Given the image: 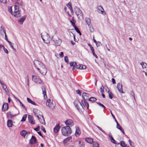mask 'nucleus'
Here are the masks:
<instances>
[{
  "mask_svg": "<svg viewBox=\"0 0 147 147\" xmlns=\"http://www.w3.org/2000/svg\"><path fill=\"white\" fill-rule=\"evenodd\" d=\"M140 65H142V68H146L147 66V64L144 62H142L140 63Z\"/></svg>",
  "mask_w": 147,
  "mask_h": 147,
  "instance_id": "nucleus-37",
  "label": "nucleus"
},
{
  "mask_svg": "<svg viewBox=\"0 0 147 147\" xmlns=\"http://www.w3.org/2000/svg\"><path fill=\"white\" fill-rule=\"evenodd\" d=\"M104 87L103 86H102L100 88V91L102 93L104 92Z\"/></svg>",
  "mask_w": 147,
  "mask_h": 147,
  "instance_id": "nucleus-48",
  "label": "nucleus"
},
{
  "mask_svg": "<svg viewBox=\"0 0 147 147\" xmlns=\"http://www.w3.org/2000/svg\"><path fill=\"white\" fill-rule=\"evenodd\" d=\"M76 93L77 94H78L80 96H81V92L80 90H76Z\"/></svg>",
  "mask_w": 147,
  "mask_h": 147,
  "instance_id": "nucleus-53",
  "label": "nucleus"
},
{
  "mask_svg": "<svg viewBox=\"0 0 147 147\" xmlns=\"http://www.w3.org/2000/svg\"><path fill=\"white\" fill-rule=\"evenodd\" d=\"M78 145L80 147H84V142L81 141H79Z\"/></svg>",
  "mask_w": 147,
  "mask_h": 147,
  "instance_id": "nucleus-36",
  "label": "nucleus"
},
{
  "mask_svg": "<svg viewBox=\"0 0 147 147\" xmlns=\"http://www.w3.org/2000/svg\"><path fill=\"white\" fill-rule=\"evenodd\" d=\"M61 130L62 135L65 136H69L71 133V128L68 126H66L62 127Z\"/></svg>",
  "mask_w": 147,
  "mask_h": 147,
  "instance_id": "nucleus-2",
  "label": "nucleus"
},
{
  "mask_svg": "<svg viewBox=\"0 0 147 147\" xmlns=\"http://www.w3.org/2000/svg\"><path fill=\"white\" fill-rule=\"evenodd\" d=\"M96 100V98L95 97H91L89 99V100L92 102L95 101Z\"/></svg>",
  "mask_w": 147,
  "mask_h": 147,
  "instance_id": "nucleus-41",
  "label": "nucleus"
},
{
  "mask_svg": "<svg viewBox=\"0 0 147 147\" xmlns=\"http://www.w3.org/2000/svg\"><path fill=\"white\" fill-rule=\"evenodd\" d=\"M88 94L86 93H83L82 94V97L83 98L84 100H85L84 97H88Z\"/></svg>",
  "mask_w": 147,
  "mask_h": 147,
  "instance_id": "nucleus-45",
  "label": "nucleus"
},
{
  "mask_svg": "<svg viewBox=\"0 0 147 147\" xmlns=\"http://www.w3.org/2000/svg\"><path fill=\"white\" fill-rule=\"evenodd\" d=\"M96 46H100V45H101V43L100 42L98 41L96 43Z\"/></svg>",
  "mask_w": 147,
  "mask_h": 147,
  "instance_id": "nucleus-57",
  "label": "nucleus"
},
{
  "mask_svg": "<svg viewBox=\"0 0 147 147\" xmlns=\"http://www.w3.org/2000/svg\"><path fill=\"white\" fill-rule=\"evenodd\" d=\"M36 143V139L35 137L32 136L30 140V143L32 144H34Z\"/></svg>",
  "mask_w": 147,
  "mask_h": 147,
  "instance_id": "nucleus-17",
  "label": "nucleus"
},
{
  "mask_svg": "<svg viewBox=\"0 0 147 147\" xmlns=\"http://www.w3.org/2000/svg\"><path fill=\"white\" fill-rule=\"evenodd\" d=\"M41 129L45 132H46V131L45 130L44 127L43 126L41 127Z\"/></svg>",
  "mask_w": 147,
  "mask_h": 147,
  "instance_id": "nucleus-61",
  "label": "nucleus"
},
{
  "mask_svg": "<svg viewBox=\"0 0 147 147\" xmlns=\"http://www.w3.org/2000/svg\"><path fill=\"white\" fill-rule=\"evenodd\" d=\"M111 80H112V83H113V84H115L116 83L115 80L114 78H112Z\"/></svg>",
  "mask_w": 147,
  "mask_h": 147,
  "instance_id": "nucleus-62",
  "label": "nucleus"
},
{
  "mask_svg": "<svg viewBox=\"0 0 147 147\" xmlns=\"http://www.w3.org/2000/svg\"><path fill=\"white\" fill-rule=\"evenodd\" d=\"M104 10H98V12L103 15H105L106 13Z\"/></svg>",
  "mask_w": 147,
  "mask_h": 147,
  "instance_id": "nucleus-44",
  "label": "nucleus"
},
{
  "mask_svg": "<svg viewBox=\"0 0 147 147\" xmlns=\"http://www.w3.org/2000/svg\"><path fill=\"white\" fill-rule=\"evenodd\" d=\"M97 9H103L101 6H97Z\"/></svg>",
  "mask_w": 147,
  "mask_h": 147,
  "instance_id": "nucleus-63",
  "label": "nucleus"
},
{
  "mask_svg": "<svg viewBox=\"0 0 147 147\" xmlns=\"http://www.w3.org/2000/svg\"><path fill=\"white\" fill-rule=\"evenodd\" d=\"M3 49L4 50V52L7 54H8V51L5 48V47H3Z\"/></svg>",
  "mask_w": 147,
  "mask_h": 147,
  "instance_id": "nucleus-56",
  "label": "nucleus"
},
{
  "mask_svg": "<svg viewBox=\"0 0 147 147\" xmlns=\"http://www.w3.org/2000/svg\"><path fill=\"white\" fill-rule=\"evenodd\" d=\"M42 37L44 42L46 43H49L51 40L49 35L47 32L45 33L42 36Z\"/></svg>",
  "mask_w": 147,
  "mask_h": 147,
  "instance_id": "nucleus-5",
  "label": "nucleus"
},
{
  "mask_svg": "<svg viewBox=\"0 0 147 147\" xmlns=\"http://www.w3.org/2000/svg\"><path fill=\"white\" fill-rule=\"evenodd\" d=\"M26 82H27V85L29 86V77L28 76H27V77L26 78Z\"/></svg>",
  "mask_w": 147,
  "mask_h": 147,
  "instance_id": "nucleus-52",
  "label": "nucleus"
},
{
  "mask_svg": "<svg viewBox=\"0 0 147 147\" xmlns=\"http://www.w3.org/2000/svg\"><path fill=\"white\" fill-rule=\"evenodd\" d=\"M72 138L71 136L68 137L67 138L63 140V142L64 143H66L67 142L69 141V140L71 139Z\"/></svg>",
  "mask_w": 147,
  "mask_h": 147,
  "instance_id": "nucleus-34",
  "label": "nucleus"
},
{
  "mask_svg": "<svg viewBox=\"0 0 147 147\" xmlns=\"http://www.w3.org/2000/svg\"><path fill=\"white\" fill-rule=\"evenodd\" d=\"M15 116V115L12 114V113L10 112H9L7 113V116L9 118L12 119Z\"/></svg>",
  "mask_w": 147,
  "mask_h": 147,
  "instance_id": "nucleus-27",
  "label": "nucleus"
},
{
  "mask_svg": "<svg viewBox=\"0 0 147 147\" xmlns=\"http://www.w3.org/2000/svg\"><path fill=\"white\" fill-rule=\"evenodd\" d=\"M70 65L71 66H75L77 65L76 62H71L69 63Z\"/></svg>",
  "mask_w": 147,
  "mask_h": 147,
  "instance_id": "nucleus-43",
  "label": "nucleus"
},
{
  "mask_svg": "<svg viewBox=\"0 0 147 147\" xmlns=\"http://www.w3.org/2000/svg\"><path fill=\"white\" fill-rule=\"evenodd\" d=\"M129 142L131 146H134V143L131 141L130 140H129Z\"/></svg>",
  "mask_w": 147,
  "mask_h": 147,
  "instance_id": "nucleus-49",
  "label": "nucleus"
},
{
  "mask_svg": "<svg viewBox=\"0 0 147 147\" xmlns=\"http://www.w3.org/2000/svg\"><path fill=\"white\" fill-rule=\"evenodd\" d=\"M109 137L110 138L111 142L114 144H116V141L114 140L111 134L109 135Z\"/></svg>",
  "mask_w": 147,
  "mask_h": 147,
  "instance_id": "nucleus-32",
  "label": "nucleus"
},
{
  "mask_svg": "<svg viewBox=\"0 0 147 147\" xmlns=\"http://www.w3.org/2000/svg\"><path fill=\"white\" fill-rule=\"evenodd\" d=\"M86 67L85 65H77L76 68L80 69H86Z\"/></svg>",
  "mask_w": 147,
  "mask_h": 147,
  "instance_id": "nucleus-22",
  "label": "nucleus"
},
{
  "mask_svg": "<svg viewBox=\"0 0 147 147\" xmlns=\"http://www.w3.org/2000/svg\"><path fill=\"white\" fill-rule=\"evenodd\" d=\"M46 104L47 106L52 109H54L55 105V102L53 100L50 99L47 100Z\"/></svg>",
  "mask_w": 147,
  "mask_h": 147,
  "instance_id": "nucleus-6",
  "label": "nucleus"
},
{
  "mask_svg": "<svg viewBox=\"0 0 147 147\" xmlns=\"http://www.w3.org/2000/svg\"><path fill=\"white\" fill-rule=\"evenodd\" d=\"M121 145L122 147H124L125 145V142L123 141H121Z\"/></svg>",
  "mask_w": 147,
  "mask_h": 147,
  "instance_id": "nucleus-58",
  "label": "nucleus"
},
{
  "mask_svg": "<svg viewBox=\"0 0 147 147\" xmlns=\"http://www.w3.org/2000/svg\"><path fill=\"white\" fill-rule=\"evenodd\" d=\"M117 87L119 91L121 93H123L124 92L123 90L122 86V84L119 83L117 85Z\"/></svg>",
  "mask_w": 147,
  "mask_h": 147,
  "instance_id": "nucleus-12",
  "label": "nucleus"
},
{
  "mask_svg": "<svg viewBox=\"0 0 147 147\" xmlns=\"http://www.w3.org/2000/svg\"><path fill=\"white\" fill-rule=\"evenodd\" d=\"M90 27V30L91 32H93L94 31V29L92 27H91V26Z\"/></svg>",
  "mask_w": 147,
  "mask_h": 147,
  "instance_id": "nucleus-60",
  "label": "nucleus"
},
{
  "mask_svg": "<svg viewBox=\"0 0 147 147\" xmlns=\"http://www.w3.org/2000/svg\"><path fill=\"white\" fill-rule=\"evenodd\" d=\"M7 125L8 127H12L13 125L12 121L11 119L8 120L7 122Z\"/></svg>",
  "mask_w": 147,
  "mask_h": 147,
  "instance_id": "nucleus-24",
  "label": "nucleus"
},
{
  "mask_svg": "<svg viewBox=\"0 0 147 147\" xmlns=\"http://www.w3.org/2000/svg\"><path fill=\"white\" fill-rule=\"evenodd\" d=\"M93 147H99V144L96 142H94L92 144Z\"/></svg>",
  "mask_w": 147,
  "mask_h": 147,
  "instance_id": "nucleus-38",
  "label": "nucleus"
},
{
  "mask_svg": "<svg viewBox=\"0 0 147 147\" xmlns=\"http://www.w3.org/2000/svg\"><path fill=\"white\" fill-rule=\"evenodd\" d=\"M82 103L83 105V107L87 109H88L89 105L88 103L86 102L85 100H82Z\"/></svg>",
  "mask_w": 147,
  "mask_h": 147,
  "instance_id": "nucleus-14",
  "label": "nucleus"
},
{
  "mask_svg": "<svg viewBox=\"0 0 147 147\" xmlns=\"http://www.w3.org/2000/svg\"><path fill=\"white\" fill-rule=\"evenodd\" d=\"M108 90V92L109 94V97L110 99H112L113 98L112 94V93L109 91V90L108 88H107Z\"/></svg>",
  "mask_w": 147,
  "mask_h": 147,
  "instance_id": "nucleus-46",
  "label": "nucleus"
},
{
  "mask_svg": "<svg viewBox=\"0 0 147 147\" xmlns=\"http://www.w3.org/2000/svg\"><path fill=\"white\" fill-rule=\"evenodd\" d=\"M70 22L73 27L75 26L76 21L74 20V17L72 18L71 20H70Z\"/></svg>",
  "mask_w": 147,
  "mask_h": 147,
  "instance_id": "nucleus-31",
  "label": "nucleus"
},
{
  "mask_svg": "<svg viewBox=\"0 0 147 147\" xmlns=\"http://www.w3.org/2000/svg\"><path fill=\"white\" fill-rule=\"evenodd\" d=\"M28 119L29 122L32 124H35V121L33 119V118L31 115H29L28 116Z\"/></svg>",
  "mask_w": 147,
  "mask_h": 147,
  "instance_id": "nucleus-18",
  "label": "nucleus"
},
{
  "mask_svg": "<svg viewBox=\"0 0 147 147\" xmlns=\"http://www.w3.org/2000/svg\"><path fill=\"white\" fill-rule=\"evenodd\" d=\"M85 20L88 26L90 27L91 26V24L90 19L88 18H86L85 19Z\"/></svg>",
  "mask_w": 147,
  "mask_h": 147,
  "instance_id": "nucleus-29",
  "label": "nucleus"
},
{
  "mask_svg": "<svg viewBox=\"0 0 147 147\" xmlns=\"http://www.w3.org/2000/svg\"><path fill=\"white\" fill-rule=\"evenodd\" d=\"M37 117L40 121V122L43 124H45V122L44 119L42 115H39L38 116V117Z\"/></svg>",
  "mask_w": 147,
  "mask_h": 147,
  "instance_id": "nucleus-10",
  "label": "nucleus"
},
{
  "mask_svg": "<svg viewBox=\"0 0 147 147\" xmlns=\"http://www.w3.org/2000/svg\"><path fill=\"white\" fill-rule=\"evenodd\" d=\"M0 83L1 84V86L2 87H5V86H6V85H5L1 81L0 82Z\"/></svg>",
  "mask_w": 147,
  "mask_h": 147,
  "instance_id": "nucleus-59",
  "label": "nucleus"
},
{
  "mask_svg": "<svg viewBox=\"0 0 147 147\" xmlns=\"http://www.w3.org/2000/svg\"><path fill=\"white\" fill-rule=\"evenodd\" d=\"M54 42L56 45L60 46L61 43L62 41L59 38L57 37L54 40Z\"/></svg>",
  "mask_w": 147,
  "mask_h": 147,
  "instance_id": "nucleus-13",
  "label": "nucleus"
},
{
  "mask_svg": "<svg viewBox=\"0 0 147 147\" xmlns=\"http://www.w3.org/2000/svg\"><path fill=\"white\" fill-rule=\"evenodd\" d=\"M60 128L59 125V124H57L54 128V132L55 133H57L58 131Z\"/></svg>",
  "mask_w": 147,
  "mask_h": 147,
  "instance_id": "nucleus-23",
  "label": "nucleus"
},
{
  "mask_svg": "<svg viewBox=\"0 0 147 147\" xmlns=\"http://www.w3.org/2000/svg\"><path fill=\"white\" fill-rule=\"evenodd\" d=\"M33 112L35 114V115L36 117H38L40 115L39 113H40V112L36 109H33Z\"/></svg>",
  "mask_w": 147,
  "mask_h": 147,
  "instance_id": "nucleus-26",
  "label": "nucleus"
},
{
  "mask_svg": "<svg viewBox=\"0 0 147 147\" xmlns=\"http://www.w3.org/2000/svg\"><path fill=\"white\" fill-rule=\"evenodd\" d=\"M34 63L40 73L43 75H46L47 70L46 65L44 63L37 60L34 61Z\"/></svg>",
  "mask_w": 147,
  "mask_h": 147,
  "instance_id": "nucleus-1",
  "label": "nucleus"
},
{
  "mask_svg": "<svg viewBox=\"0 0 147 147\" xmlns=\"http://www.w3.org/2000/svg\"><path fill=\"white\" fill-rule=\"evenodd\" d=\"M8 11L12 15L16 17H19L21 16L20 11L19 10H8Z\"/></svg>",
  "mask_w": 147,
  "mask_h": 147,
  "instance_id": "nucleus-4",
  "label": "nucleus"
},
{
  "mask_svg": "<svg viewBox=\"0 0 147 147\" xmlns=\"http://www.w3.org/2000/svg\"><path fill=\"white\" fill-rule=\"evenodd\" d=\"M9 108L8 105L7 103H4L2 107L3 111H5L7 110Z\"/></svg>",
  "mask_w": 147,
  "mask_h": 147,
  "instance_id": "nucleus-19",
  "label": "nucleus"
},
{
  "mask_svg": "<svg viewBox=\"0 0 147 147\" xmlns=\"http://www.w3.org/2000/svg\"><path fill=\"white\" fill-rule=\"evenodd\" d=\"M98 105H99L100 106L102 107H103L104 109H105L106 107H105L102 103H101L100 102H96Z\"/></svg>",
  "mask_w": 147,
  "mask_h": 147,
  "instance_id": "nucleus-51",
  "label": "nucleus"
},
{
  "mask_svg": "<svg viewBox=\"0 0 147 147\" xmlns=\"http://www.w3.org/2000/svg\"><path fill=\"white\" fill-rule=\"evenodd\" d=\"M26 19V16H23L18 21V22L21 24H22L24 22Z\"/></svg>",
  "mask_w": 147,
  "mask_h": 147,
  "instance_id": "nucleus-21",
  "label": "nucleus"
},
{
  "mask_svg": "<svg viewBox=\"0 0 147 147\" xmlns=\"http://www.w3.org/2000/svg\"><path fill=\"white\" fill-rule=\"evenodd\" d=\"M65 123L67 126L70 127H72L74 125V122L73 120L71 119H68L65 122Z\"/></svg>",
  "mask_w": 147,
  "mask_h": 147,
  "instance_id": "nucleus-9",
  "label": "nucleus"
},
{
  "mask_svg": "<svg viewBox=\"0 0 147 147\" xmlns=\"http://www.w3.org/2000/svg\"><path fill=\"white\" fill-rule=\"evenodd\" d=\"M18 5H14V9H19V8H24L25 6L24 3L23 2H21L18 3Z\"/></svg>",
  "mask_w": 147,
  "mask_h": 147,
  "instance_id": "nucleus-8",
  "label": "nucleus"
},
{
  "mask_svg": "<svg viewBox=\"0 0 147 147\" xmlns=\"http://www.w3.org/2000/svg\"><path fill=\"white\" fill-rule=\"evenodd\" d=\"M28 133H30L29 132L26 131V130H22L20 132V135L23 137H25V136Z\"/></svg>",
  "mask_w": 147,
  "mask_h": 147,
  "instance_id": "nucleus-20",
  "label": "nucleus"
},
{
  "mask_svg": "<svg viewBox=\"0 0 147 147\" xmlns=\"http://www.w3.org/2000/svg\"><path fill=\"white\" fill-rule=\"evenodd\" d=\"M74 27V29L77 32L79 33L80 35H82L79 29L76 26H75Z\"/></svg>",
  "mask_w": 147,
  "mask_h": 147,
  "instance_id": "nucleus-39",
  "label": "nucleus"
},
{
  "mask_svg": "<svg viewBox=\"0 0 147 147\" xmlns=\"http://www.w3.org/2000/svg\"><path fill=\"white\" fill-rule=\"evenodd\" d=\"M116 127L118 129L120 130L122 132L123 134H124L125 132L124 131L123 129L122 128L121 126L119 124V123H117V126Z\"/></svg>",
  "mask_w": 147,
  "mask_h": 147,
  "instance_id": "nucleus-30",
  "label": "nucleus"
},
{
  "mask_svg": "<svg viewBox=\"0 0 147 147\" xmlns=\"http://www.w3.org/2000/svg\"><path fill=\"white\" fill-rule=\"evenodd\" d=\"M97 127L101 131H102L103 133L104 134H105V131L102 129V128H101L100 127L98 126H97Z\"/></svg>",
  "mask_w": 147,
  "mask_h": 147,
  "instance_id": "nucleus-55",
  "label": "nucleus"
},
{
  "mask_svg": "<svg viewBox=\"0 0 147 147\" xmlns=\"http://www.w3.org/2000/svg\"><path fill=\"white\" fill-rule=\"evenodd\" d=\"M66 6L69 9H72L71 6V3L70 2H69L66 5Z\"/></svg>",
  "mask_w": 147,
  "mask_h": 147,
  "instance_id": "nucleus-40",
  "label": "nucleus"
},
{
  "mask_svg": "<svg viewBox=\"0 0 147 147\" xmlns=\"http://www.w3.org/2000/svg\"><path fill=\"white\" fill-rule=\"evenodd\" d=\"M60 56L61 57H63V52H61L60 54Z\"/></svg>",
  "mask_w": 147,
  "mask_h": 147,
  "instance_id": "nucleus-64",
  "label": "nucleus"
},
{
  "mask_svg": "<svg viewBox=\"0 0 147 147\" xmlns=\"http://www.w3.org/2000/svg\"><path fill=\"white\" fill-rule=\"evenodd\" d=\"M76 132L75 134V135L76 136H78L81 134V132L78 126H76Z\"/></svg>",
  "mask_w": 147,
  "mask_h": 147,
  "instance_id": "nucleus-16",
  "label": "nucleus"
},
{
  "mask_svg": "<svg viewBox=\"0 0 147 147\" xmlns=\"http://www.w3.org/2000/svg\"><path fill=\"white\" fill-rule=\"evenodd\" d=\"M3 89L4 90V91H5L7 95H9V92L8 90V89L7 87L6 86H5V87H3Z\"/></svg>",
  "mask_w": 147,
  "mask_h": 147,
  "instance_id": "nucleus-35",
  "label": "nucleus"
},
{
  "mask_svg": "<svg viewBox=\"0 0 147 147\" xmlns=\"http://www.w3.org/2000/svg\"><path fill=\"white\" fill-rule=\"evenodd\" d=\"M41 88L42 91V94L43 95V97L45 99L47 98V96L46 94V90L45 87L44 86H42Z\"/></svg>",
  "mask_w": 147,
  "mask_h": 147,
  "instance_id": "nucleus-15",
  "label": "nucleus"
},
{
  "mask_svg": "<svg viewBox=\"0 0 147 147\" xmlns=\"http://www.w3.org/2000/svg\"><path fill=\"white\" fill-rule=\"evenodd\" d=\"M131 96L134 97V99H135V98L134 94L133 91H131Z\"/></svg>",
  "mask_w": 147,
  "mask_h": 147,
  "instance_id": "nucleus-54",
  "label": "nucleus"
},
{
  "mask_svg": "<svg viewBox=\"0 0 147 147\" xmlns=\"http://www.w3.org/2000/svg\"><path fill=\"white\" fill-rule=\"evenodd\" d=\"M75 13L78 16V18H79L81 17L82 18L83 16V14L81 10H76Z\"/></svg>",
  "mask_w": 147,
  "mask_h": 147,
  "instance_id": "nucleus-11",
  "label": "nucleus"
},
{
  "mask_svg": "<svg viewBox=\"0 0 147 147\" xmlns=\"http://www.w3.org/2000/svg\"><path fill=\"white\" fill-rule=\"evenodd\" d=\"M27 100L30 103L33 105H36V104L34 102L31 100L30 98H27Z\"/></svg>",
  "mask_w": 147,
  "mask_h": 147,
  "instance_id": "nucleus-33",
  "label": "nucleus"
},
{
  "mask_svg": "<svg viewBox=\"0 0 147 147\" xmlns=\"http://www.w3.org/2000/svg\"><path fill=\"white\" fill-rule=\"evenodd\" d=\"M27 117V115L26 114L24 115H23L22 119L21 121L22 122L24 121H25L26 118Z\"/></svg>",
  "mask_w": 147,
  "mask_h": 147,
  "instance_id": "nucleus-42",
  "label": "nucleus"
},
{
  "mask_svg": "<svg viewBox=\"0 0 147 147\" xmlns=\"http://www.w3.org/2000/svg\"><path fill=\"white\" fill-rule=\"evenodd\" d=\"M1 3L4 4H6L9 1V0H0Z\"/></svg>",
  "mask_w": 147,
  "mask_h": 147,
  "instance_id": "nucleus-47",
  "label": "nucleus"
},
{
  "mask_svg": "<svg viewBox=\"0 0 147 147\" xmlns=\"http://www.w3.org/2000/svg\"><path fill=\"white\" fill-rule=\"evenodd\" d=\"M64 60L67 63H69L68 58L67 56H66L64 57Z\"/></svg>",
  "mask_w": 147,
  "mask_h": 147,
  "instance_id": "nucleus-50",
  "label": "nucleus"
},
{
  "mask_svg": "<svg viewBox=\"0 0 147 147\" xmlns=\"http://www.w3.org/2000/svg\"><path fill=\"white\" fill-rule=\"evenodd\" d=\"M32 80L37 84H43V82L40 79L37 78V76H32Z\"/></svg>",
  "mask_w": 147,
  "mask_h": 147,
  "instance_id": "nucleus-7",
  "label": "nucleus"
},
{
  "mask_svg": "<svg viewBox=\"0 0 147 147\" xmlns=\"http://www.w3.org/2000/svg\"><path fill=\"white\" fill-rule=\"evenodd\" d=\"M74 104L76 109L80 112H82L84 111V108L78 100H76Z\"/></svg>",
  "mask_w": 147,
  "mask_h": 147,
  "instance_id": "nucleus-3",
  "label": "nucleus"
},
{
  "mask_svg": "<svg viewBox=\"0 0 147 147\" xmlns=\"http://www.w3.org/2000/svg\"><path fill=\"white\" fill-rule=\"evenodd\" d=\"M0 32L2 36H3L4 34H5V35L6 34L5 30L2 27H1Z\"/></svg>",
  "mask_w": 147,
  "mask_h": 147,
  "instance_id": "nucleus-25",
  "label": "nucleus"
},
{
  "mask_svg": "<svg viewBox=\"0 0 147 147\" xmlns=\"http://www.w3.org/2000/svg\"><path fill=\"white\" fill-rule=\"evenodd\" d=\"M85 140L87 142L90 144H92L93 142V139L91 138H86L85 139Z\"/></svg>",
  "mask_w": 147,
  "mask_h": 147,
  "instance_id": "nucleus-28",
  "label": "nucleus"
}]
</instances>
